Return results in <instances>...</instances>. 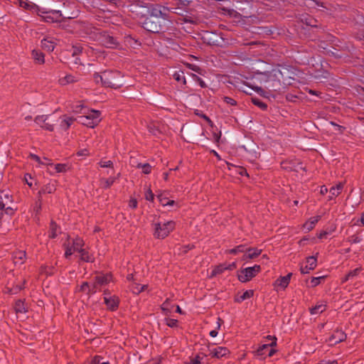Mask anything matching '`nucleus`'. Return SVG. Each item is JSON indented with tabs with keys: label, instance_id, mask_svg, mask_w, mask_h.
Here are the masks:
<instances>
[{
	"label": "nucleus",
	"instance_id": "nucleus-57",
	"mask_svg": "<svg viewBox=\"0 0 364 364\" xmlns=\"http://www.w3.org/2000/svg\"><path fill=\"white\" fill-rule=\"evenodd\" d=\"M73 55H77L78 53H81L82 50V48L79 47V46H73Z\"/></svg>",
	"mask_w": 364,
	"mask_h": 364
},
{
	"label": "nucleus",
	"instance_id": "nucleus-14",
	"mask_svg": "<svg viewBox=\"0 0 364 364\" xmlns=\"http://www.w3.org/2000/svg\"><path fill=\"white\" fill-rule=\"evenodd\" d=\"M80 76L78 75L66 74L65 76L60 77L58 79L59 85L65 86L70 84H73L80 80Z\"/></svg>",
	"mask_w": 364,
	"mask_h": 364
},
{
	"label": "nucleus",
	"instance_id": "nucleus-48",
	"mask_svg": "<svg viewBox=\"0 0 364 364\" xmlns=\"http://www.w3.org/2000/svg\"><path fill=\"white\" fill-rule=\"evenodd\" d=\"M166 324L169 327H176L178 323V321L173 318H166L165 319Z\"/></svg>",
	"mask_w": 364,
	"mask_h": 364
},
{
	"label": "nucleus",
	"instance_id": "nucleus-7",
	"mask_svg": "<svg viewBox=\"0 0 364 364\" xmlns=\"http://www.w3.org/2000/svg\"><path fill=\"white\" fill-rule=\"evenodd\" d=\"M84 245V241L81 238L76 237L73 240V251L80 253V259L87 262H92L94 258L92 255H90L89 252L83 248Z\"/></svg>",
	"mask_w": 364,
	"mask_h": 364
},
{
	"label": "nucleus",
	"instance_id": "nucleus-11",
	"mask_svg": "<svg viewBox=\"0 0 364 364\" xmlns=\"http://www.w3.org/2000/svg\"><path fill=\"white\" fill-rule=\"evenodd\" d=\"M104 301L107 308L112 311L115 310L118 307V297L111 295L107 291H104Z\"/></svg>",
	"mask_w": 364,
	"mask_h": 364
},
{
	"label": "nucleus",
	"instance_id": "nucleus-6",
	"mask_svg": "<svg viewBox=\"0 0 364 364\" xmlns=\"http://www.w3.org/2000/svg\"><path fill=\"white\" fill-rule=\"evenodd\" d=\"M287 70L286 68L281 69H273L270 72L261 73L259 74L258 80L261 83H267L270 81H278L281 79H284V72Z\"/></svg>",
	"mask_w": 364,
	"mask_h": 364
},
{
	"label": "nucleus",
	"instance_id": "nucleus-20",
	"mask_svg": "<svg viewBox=\"0 0 364 364\" xmlns=\"http://www.w3.org/2000/svg\"><path fill=\"white\" fill-rule=\"evenodd\" d=\"M291 277V273L288 274L287 275H286L284 277H281L280 278H279L278 279H277L275 281L274 285L276 287H279L283 289H285L289 283Z\"/></svg>",
	"mask_w": 364,
	"mask_h": 364
},
{
	"label": "nucleus",
	"instance_id": "nucleus-25",
	"mask_svg": "<svg viewBox=\"0 0 364 364\" xmlns=\"http://www.w3.org/2000/svg\"><path fill=\"white\" fill-rule=\"evenodd\" d=\"M112 280V277L109 274L98 275L95 277L97 285H100L101 287L107 284Z\"/></svg>",
	"mask_w": 364,
	"mask_h": 364
},
{
	"label": "nucleus",
	"instance_id": "nucleus-19",
	"mask_svg": "<svg viewBox=\"0 0 364 364\" xmlns=\"http://www.w3.org/2000/svg\"><path fill=\"white\" fill-rule=\"evenodd\" d=\"M320 216L319 215H317V216H315V217H312L308 221H306L304 225H303V228L305 231L306 232H309L311 231V230L314 229V228L315 227L316 224L318 222V220H320Z\"/></svg>",
	"mask_w": 364,
	"mask_h": 364
},
{
	"label": "nucleus",
	"instance_id": "nucleus-50",
	"mask_svg": "<svg viewBox=\"0 0 364 364\" xmlns=\"http://www.w3.org/2000/svg\"><path fill=\"white\" fill-rule=\"evenodd\" d=\"M223 101L231 106H235L237 105V102L234 99L229 97H224Z\"/></svg>",
	"mask_w": 364,
	"mask_h": 364
},
{
	"label": "nucleus",
	"instance_id": "nucleus-34",
	"mask_svg": "<svg viewBox=\"0 0 364 364\" xmlns=\"http://www.w3.org/2000/svg\"><path fill=\"white\" fill-rule=\"evenodd\" d=\"M65 252V257L66 258H68L70 256H71L75 251H73V240L70 243V242L68 243H65L64 245Z\"/></svg>",
	"mask_w": 364,
	"mask_h": 364
},
{
	"label": "nucleus",
	"instance_id": "nucleus-30",
	"mask_svg": "<svg viewBox=\"0 0 364 364\" xmlns=\"http://www.w3.org/2000/svg\"><path fill=\"white\" fill-rule=\"evenodd\" d=\"M14 309L16 314H25L27 311V308L21 300L16 302Z\"/></svg>",
	"mask_w": 364,
	"mask_h": 364
},
{
	"label": "nucleus",
	"instance_id": "nucleus-45",
	"mask_svg": "<svg viewBox=\"0 0 364 364\" xmlns=\"http://www.w3.org/2000/svg\"><path fill=\"white\" fill-rule=\"evenodd\" d=\"M88 109H85L82 104L76 105L73 107V112L76 113H82Z\"/></svg>",
	"mask_w": 364,
	"mask_h": 364
},
{
	"label": "nucleus",
	"instance_id": "nucleus-63",
	"mask_svg": "<svg viewBox=\"0 0 364 364\" xmlns=\"http://www.w3.org/2000/svg\"><path fill=\"white\" fill-rule=\"evenodd\" d=\"M186 364H200V361L198 359V357H196V358L191 360L190 362Z\"/></svg>",
	"mask_w": 364,
	"mask_h": 364
},
{
	"label": "nucleus",
	"instance_id": "nucleus-17",
	"mask_svg": "<svg viewBox=\"0 0 364 364\" xmlns=\"http://www.w3.org/2000/svg\"><path fill=\"white\" fill-rule=\"evenodd\" d=\"M100 41L102 45L107 48H114L117 45L116 39L113 36L106 33L101 36Z\"/></svg>",
	"mask_w": 364,
	"mask_h": 364
},
{
	"label": "nucleus",
	"instance_id": "nucleus-23",
	"mask_svg": "<svg viewBox=\"0 0 364 364\" xmlns=\"http://www.w3.org/2000/svg\"><path fill=\"white\" fill-rule=\"evenodd\" d=\"M119 173L117 174V176H111L108 178H102L100 179V186L102 188L107 189L111 187V186L115 182L116 179L119 177Z\"/></svg>",
	"mask_w": 364,
	"mask_h": 364
},
{
	"label": "nucleus",
	"instance_id": "nucleus-60",
	"mask_svg": "<svg viewBox=\"0 0 364 364\" xmlns=\"http://www.w3.org/2000/svg\"><path fill=\"white\" fill-rule=\"evenodd\" d=\"M331 124L333 126H334V127H335V128H336V131H338V132H341V133L343 132V129H344V128H343L342 126H340V125H338V124H336V123H334V122H331Z\"/></svg>",
	"mask_w": 364,
	"mask_h": 364
},
{
	"label": "nucleus",
	"instance_id": "nucleus-62",
	"mask_svg": "<svg viewBox=\"0 0 364 364\" xmlns=\"http://www.w3.org/2000/svg\"><path fill=\"white\" fill-rule=\"evenodd\" d=\"M188 67H189V68H191V70H194V71H196V72H197V73H200V68H199L198 66H197V65H196L188 64Z\"/></svg>",
	"mask_w": 364,
	"mask_h": 364
},
{
	"label": "nucleus",
	"instance_id": "nucleus-8",
	"mask_svg": "<svg viewBox=\"0 0 364 364\" xmlns=\"http://www.w3.org/2000/svg\"><path fill=\"white\" fill-rule=\"evenodd\" d=\"M260 271L261 267L257 264L242 269L237 274L238 279L241 282H247L255 277Z\"/></svg>",
	"mask_w": 364,
	"mask_h": 364
},
{
	"label": "nucleus",
	"instance_id": "nucleus-35",
	"mask_svg": "<svg viewBox=\"0 0 364 364\" xmlns=\"http://www.w3.org/2000/svg\"><path fill=\"white\" fill-rule=\"evenodd\" d=\"M225 270H226L225 265L220 264L219 266H217L213 269V271L210 274V277H213L218 274H220L223 273Z\"/></svg>",
	"mask_w": 364,
	"mask_h": 364
},
{
	"label": "nucleus",
	"instance_id": "nucleus-18",
	"mask_svg": "<svg viewBox=\"0 0 364 364\" xmlns=\"http://www.w3.org/2000/svg\"><path fill=\"white\" fill-rule=\"evenodd\" d=\"M262 253V250L258 248L245 249V254L242 256L243 260L252 259L257 257Z\"/></svg>",
	"mask_w": 364,
	"mask_h": 364
},
{
	"label": "nucleus",
	"instance_id": "nucleus-38",
	"mask_svg": "<svg viewBox=\"0 0 364 364\" xmlns=\"http://www.w3.org/2000/svg\"><path fill=\"white\" fill-rule=\"evenodd\" d=\"M137 167L141 168L142 172L145 174L149 173L151 171V166L149 164H139Z\"/></svg>",
	"mask_w": 364,
	"mask_h": 364
},
{
	"label": "nucleus",
	"instance_id": "nucleus-12",
	"mask_svg": "<svg viewBox=\"0 0 364 364\" xmlns=\"http://www.w3.org/2000/svg\"><path fill=\"white\" fill-rule=\"evenodd\" d=\"M43 14H45L43 16L44 21L48 23L60 21L62 17L61 11L59 10H51L43 12Z\"/></svg>",
	"mask_w": 364,
	"mask_h": 364
},
{
	"label": "nucleus",
	"instance_id": "nucleus-46",
	"mask_svg": "<svg viewBox=\"0 0 364 364\" xmlns=\"http://www.w3.org/2000/svg\"><path fill=\"white\" fill-rule=\"evenodd\" d=\"M252 102H253L254 105L258 106L259 107L262 108V109H265L267 108L266 104H264V102H261L257 98H252Z\"/></svg>",
	"mask_w": 364,
	"mask_h": 364
},
{
	"label": "nucleus",
	"instance_id": "nucleus-64",
	"mask_svg": "<svg viewBox=\"0 0 364 364\" xmlns=\"http://www.w3.org/2000/svg\"><path fill=\"white\" fill-rule=\"evenodd\" d=\"M148 364H161V359H155L149 362Z\"/></svg>",
	"mask_w": 364,
	"mask_h": 364
},
{
	"label": "nucleus",
	"instance_id": "nucleus-49",
	"mask_svg": "<svg viewBox=\"0 0 364 364\" xmlns=\"http://www.w3.org/2000/svg\"><path fill=\"white\" fill-rule=\"evenodd\" d=\"M161 310L164 311L165 314H168L170 312L168 299L161 305Z\"/></svg>",
	"mask_w": 364,
	"mask_h": 364
},
{
	"label": "nucleus",
	"instance_id": "nucleus-1",
	"mask_svg": "<svg viewBox=\"0 0 364 364\" xmlns=\"http://www.w3.org/2000/svg\"><path fill=\"white\" fill-rule=\"evenodd\" d=\"M121 77V73L118 71H104L101 73L94 74L96 83H101L104 86L114 89L122 85Z\"/></svg>",
	"mask_w": 364,
	"mask_h": 364
},
{
	"label": "nucleus",
	"instance_id": "nucleus-32",
	"mask_svg": "<svg viewBox=\"0 0 364 364\" xmlns=\"http://www.w3.org/2000/svg\"><path fill=\"white\" fill-rule=\"evenodd\" d=\"M253 294H254V291L252 290H247L245 292H243L242 295L237 297L235 299V301L239 303L242 302L244 300H246V299H250L251 297H252Z\"/></svg>",
	"mask_w": 364,
	"mask_h": 364
},
{
	"label": "nucleus",
	"instance_id": "nucleus-44",
	"mask_svg": "<svg viewBox=\"0 0 364 364\" xmlns=\"http://www.w3.org/2000/svg\"><path fill=\"white\" fill-rule=\"evenodd\" d=\"M101 287L100 285H97V282L95 280V282L90 284V287L89 289V293L90 294H95L98 290H100Z\"/></svg>",
	"mask_w": 364,
	"mask_h": 364
},
{
	"label": "nucleus",
	"instance_id": "nucleus-22",
	"mask_svg": "<svg viewBox=\"0 0 364 364\" xmlns=\"http://www.w3.org/2000/svg\"><path fill=\"white\" fill-rule=\"evenodd\" d=\"M343 183H338L336 186H332L330 188V190H329V192H330V194H331L330 196H329V199L332 200L333 198H335V197L338 196V195H340V193L343 191Z\"/></svg>",
	"mask_w": 364,
	"mask_h": 364
},
{
	"label": "nucleus",
	"instance_id": "nucleus-10",
	"mask_svg": "<svg viewBox=\"0 0 364 364\" xmlns=\"http://www.w3.org/2000/svg\"><path fill=\"white\" fill-rule=\"evenodd\" d=\"M274 341L269 344H263L260 346L256 350V355L258 356H262L268 355L272 356L274 353V350L272 348L274 346H276V338H272Z\"/></svg>",
	"mask_w": 364,
	"mask_h": 364
},
{
	"label": "nucleus",
	"instance_id": "nucleus-16",
	"mask_svg": "<svg viewBox=\"0 0 364 364\" xmlns=\"http://www.w3.org/2000/svg\"><path fill=\"white\" fill-rule=\"evenodd\" d=\"M230 354V350L225 347H217L210 349V355L217 358L227 357Z\"/></svg>",
	"mask_w": 364,
	"mask_h": 364
},
{
	"label": "nucleus",
	"instance_id": "nucleus-59",
	"mask_svg": "<svg viewBox=\"0 0 364 364\" xmlns=\"http://www.w3.org/2000/svg\"><path fill=\"white\" fill-rule=\"evenodd\" d=\"M4 191L0 190V210H3L5 208V203L3 201L2 193Z\"/></svg>",
	"mask_w": 364,
	"mask_h": 364
},
{
	"label": "nucleus",
	"instance_id": "nucleus-47",
	"mask_svg": "<svg viewBox=\"0 0 364 364\" xmlns=\"http://www.w3.org/2000/svg\"><path fill=\"white\" fill-rule=\"evenodd\" d=\"M363 270V268L361 267H357L356 269L350 271L348 274V277L351 278H353L358 275V274Z\"/></svg>",
	"mask_w": 364,
	"mask_h": 364
},
{
	"label": "nucleus",
	"instance_id": "nucleus-9",
	"mask_svg": "<svg viewBox=\"0 0 364 364\" xmlns=\"http://www.w3.org/2000/svg\"><path fill=\"white\" fill-rule=\"evenodd\" d=\"M34 121L46 130L52 132L54 129V124L51 123L50 115H38L35 118Z\"/></svg>",
	"mask_w": 364,
	"mask_h": 364
},
{
	"label": "nucleus",
	"instance_id": "nucleus-15",
	"mask_svg": "<svg viewBox=\"0 0 364 364\" xmlns=\"http://www.w3.org/2000/svg\"><path fill=\"white\" fill-rule=\"evenodd\" d=\"M346 338V335L341 330H336L328 338L331 345H335L343 341Z\"/></svg>",
	"mask_w": 364,
	"mask_h": 364
},
{
	"label": "nucleus",
	"instance_id": "nucleus-52",
	"mask_svg": "<svg viewBox=\"0 0 364 364\" xmlns=\"http://www.w3.org/2000/svg\"><path fill=\"white\" fill-rule=\"evenodd\" d=\"M90 287V284L88 282H84L80 286V291L89 293V289Z\"/></svg>",
	"mask_w": 364,
	"mask_h": 364
},
{
	"label": "nucleus",
	"instance_id": "nucleus-28",
	"mask_svg": "<svg viewBox=\"0 0 364 364\" xmlns=\"http://www.w3.org/2000/svg\"><path fill=\"white\" fill-rule=\"evenodd\" d=\"M159 203L163 205H173L175 203V201L173 200H170L168 198L166 194L161 193L158 195L157 196Z\"/></svg>",
	"mask_w": 364,
	"mask_h": 364
},
{
	"label": "nucleus",
	"instance_id": "nucleus-39",
	"mask_svg": "<svg viewBox=\"0 0 364 364\" xmlns=\"http://www.w3.org/2000/svg\"><path fill=\"white\" fill-rule=\"evenodd\" d=\"M55 170L57 173H64L68 170V166L65 164H58L55 165Z\"/></svg>",
	"mask_w": 364,
	"mask_h": 364
},
{
	"label": "nucleus",
	"instance_id": "nucleus-55",
	"mask_svg": "<svg viewBox=\"0 0 364 364\" xmlns=\"http://www.w3.org/2000/svg\"><path fill=\"white\" fill-rule=\"evenodd\" d=\"M3 197V201L6 204L8 201H11V196L8 193H2Z\"/></svg>",
	"mask_w": 364,
	"mask_h": 364
},
{
	"label": "nucleus",
	"instance_id": "nucleus-40",
	"mask_svg": "<svg viewBox=\"0 0 364 364\" xmlns=\"http://www.w3.org/2000/svg\"><path fill=\"white\" fill-rule=\"evenodd\" d=\"M30 157L35 160L36 162H38L40 165H45V166H51L53 165L52 163H44L42 159L37 155L31 154Z\"/></svg>",
	"mask_w": 364,
	"mask_h": 364
},
{
	"label": "nucleus",
	"instance_id": "nucleus-24",
	"mask_svg": "<svg viewBox=\"0 0 364 364\" xmlns=\"http://www.w3.org/2000/svg\"><path fill=\"white\" fill-rule=\"evenodd\" d=\"M55 43L51 39L44 38L41 41V47L43 48V49L48 52L53 51L55 48Z\"/></svg>",
	"mask_w": 364,
	"mask_h": 364
},
{
	"label": "nucleus",
	"instance_id": "nucleus-26",
	"mask_svg": "<svg viewBox=\"0 0 364 364\" xmlns=\"http://www.w3.org/2000/svg\"><path fill=\"white\" fill-rule=\"evenodd\" d=\"M75 121V119L68 116H63L61 119L60 127L63 130H67Z\"/></svg>",
	"mask_w": 364,
	"mask_h": 364
},
{
	"label": "nucleus",
	"instance_id": "nucleus-36",
	"mask_svg": "<svg viewBox=\"0 0 364 364\" xmlns=\"http://www.w3.org/2000/svg\"><path fill=\"white\" fill-rule=\"evenodd\" d=\"M57 235H58V226L55 223L51 222L49 237L51 238H55L57 236Z\"/></svg>",
	"mask_w": 364,
	"mask_h": 364
},
{
	"label": "nucleus",
	"instance_id": "nucleus-42",
	"mask_svg": "<svg viewBox=\"0 0 364 364\" xmlns=\"http://www.w3.org/2000/svg\"><path fill=\"white\" fill-rule=\"evenodd\" d=\"M99 164L102 168H110L113 171V163L112 161H101Z\"/></svg>",
	"mask_w": 364,
	"mask_h": 364
},
{
	"label": "nucleus",
	"instance_id": "nucleus-21",
	"mask_svg": "<svg viewBox=\"0 0 364 364\" xmlns=\"http://www.w3.org/2000/svg\"><path fill=\"white\" fill-rule=\"evenodd\" d=\"M26 252L23 250H18L14 252L13 259L15 264H22L26 259Z\"/></svg>",
	"mask_w": 364,
	"mask_h": 364
},
{
	"label": "nucleus",
	"instance_id": "nucleus-61",
	"mask_svg": "<svg viewBox=\"0 0 364 364\" xmlns=\"http://www.w3.org/2000/svg\"><path fill=\"white\" fill-rule=\"evenodd\" d=\"M251 87L252 90H255L257 93H259L260 95H263L264 90L260 87L252 86Z\"/></svg>",
	"mask_w": 364,
	"mask_h": 364
},
{
	"label": "nucleus",
	"instance_id": "nucleus-41",
	"mask_svg": "<svg viewBox=\"0 0 364 364\" xmlns=\"http://www.w3.org/2000/svg\"><path fill=\"white\" fill-rule=\"evenodd\" d=\"M325 277L321 276V277H312L311 279V287H314L318 285L321 280L324 279Z\"/></svg>",
	"mask_w": 364,
	"mask_h": 364
},
{
	"label": "nucleus",
	"instance_id": "nucleus-51",
	"mask_svg": "<svg viewBox=\"0 0 364 364\" xmlns=\"http://www.w3.org/2000/svg\"><path fill=\"white\" fill-rule=\"evenodd\" d=\"M348 240L350 243H359L361 242L362 239L358 235H352L349 237Z\"/></svg>",
	"mask_w": 364,
	"mask_h": 364
},
{
	"label": "nucleus",
	"instance_id": "nucleus-31",
	"mask_svg": "<svg viewBox=\"0 0 364 364\" xmlns=\"http://www.w3.org/2000/svg\"><path fill=\"white\" fill-rule=\"evenodd\" d=\"M32 55L33 59L37 63L43 64L45 62L44 55L43 53L38 50H33L32 51Z\"/></svg>",
	"mask_w": 364,
	"mask_h": 364
},
{
	"label": "nucleus",
	"instance_id": "nucleus-5",
	"mask_svg": "<svg viewBox=\"0 0 364 364\" xmlns=\"http://www.w3.org/2000/svg\"><path fill=\"white\" fill-rule=\"evenodd\" d=\"M176 9H170L160 5H151L147 9L148 17L169 20L168 12L171 11L173 13H177L176 11H173Z\"/></svg>",
	"mask_w": 364,
	"mask_h": 364
},
{
	"label": "nucleus",
	"instance_id": "nucleus-43",
	"mask_svg": "<svg viewBox=\"0 0 364 364\" xmlns=\"http://www.w3.org/2000/svg\"><path fill=\"white\" fill-rule=\"evenodd\" d=\"M245 247L244 245H239L236 247L235 248L231 249L229 250V252L230 254H237L239 252H244L245 253Z\"/></svg>",
	"mask_w": 364,
	"mask_h": 364
},
{
	"label": "nucleus",
	"instance_id": "nucleus-58",
	"mask_svg": "<svg viewBox=\"0 0 364 364\" xmlns=\"http://www.w3.org/2000/svg\"><path fill=\"white\" fill-rule=\"evenodd\" d=\"M129 206L132 208H136L137 207V201L134 198H132L129 200Z\"/></svg>",
	"mask_w": 364,
	"mask_h": 364
},
{
	"label": "nucleus",
	"instance_id": "nucleus-37",
	"mask_svg": "<svg viewBox=\"0 0 364 364\" xmlns=\"http://www.w3.org/2000/svg\"><path fill=\"white\" fill-rule=\"evenodd\" d=\"M173 77L178 82L182 81L183 84L186 83L184 73L183 72H175Z\"/></svg>",
	"mask_w": 364,
	"mask_h": 364
},
{
	"label": "nucleus",
	"instance_id": "nucleus-33",
	"mask_svg": "<svg viewBox=\"0 0 364 364\" xmlns=\"http://www.w3.org/2000/svg\"><path fill=\"white\" fill-rule=\"evenodd\" d=\"M55 190V186L53 183H50L46 184L41 191H39V193H52Z\"/></svg>",
	"mask_w": 364,
	"mask_h": 364
},
{
	"label": "nucleus",
	"instance_id": "nucleus-54",
	"mask_svg": "<svg viewBox=\"0 0 364 364\" xmlns=\"http://www.w3.org/2000/svg\"><path fill=\"white\" fill-rule=\"evenodd\" d=\"M193 77L196 79V80H197V82L199 83V85L201 87H206L205 82L201 78H200L199 77H198L196 75H193Z\"/></svg>",
	"mask_w": 364,
	"mask_h": 364
},
{
	"label": "nucleus",
	"instance_id": "nucleus-3",
	"mask_svg": "<svg viewBox=\"0 0 364 364\" xmlns=\"http://www.w3.org/2000/svg\"><path fill=\"white\" fill-rule=\"evenodd\" d=\"M154 233L156 238L164 239L174 229L175 223L173 220L158 222L154 224Z\"/></svg>",
	"mask_w": 364,
	"mask_h": 364
},
{
	"label": "nucleus",
	"instance_id": "nucleus-29",
	"mask_svg": "<svg viewBox=\"0 0 364 364\" xmlns=\"http://www.w3.org/2000/svg\"><path fill=\"white\" fill-rule=\"evenodd\" d=\"M25 282H26V281L24 279H23L21 281V284H17L16 286H15L13 288L6 287V292L11 294H17L23 288V285H24Z\"/></svg>",
	"mask_w": 364,
	"mask_h": 364
},
{
	"label": "nucleus",
	"instance_id": "nucleus-13",
	"mask_svg": "<svg viewBox=\"0 0 364 364\" xmlns=\"http://www.w3.org/2000/svg\"><path fill=\"white\" fill-rule=\"evenodd\" d=\"M317 265V259L314 256H311L306 258V264L303 267L301 266L300 271L301 274H308L311 270H314Z\"/></svg>",
	"mask_w": 364,
	"mask_h": 364
},
{
	"label": "nucleus",
	"instance_id": "nucleus-53",
	"mask_svg": "<svg viewBox=\"0 0 364 364\" xmlns=\"http://www.w3.org/2000/svg\"><path fill=\"white\" fill-rule=\"evenodd\" d=\"M154 196V193H152L151 189L149 188L145 193V198L147 200H153Z\"/></svg>",
	"mask_w": 364,
	"mask_h": 364
},
{
	"label": "nucleus",
	"instance_id": "nucleus-4",
	"mask_svg": "<svg viewBox=\"0 0 364 364\" xmlns=\"http://www.w3.org/2000/svg\"><path fill=\"white\" fill-rule=\"evenodd\" d=\"M82 114L83 115L78 117V121L88 127H95L100 121V112L97 110H87Z\"/></svg>",
	"mask_w": 364,
	"mask_h": 364
},
{
	"label": "nucleus",
	"instance_id": "nucleus-56",
	"mask_svg": "<svg viewBox=\"0 0 364 364\" xmlns=\"http://www.w3.org/2000/svg\"><path fill=\"white\" fill-rule=\"evenodd\" d=\"M146 285L137 286L135 289L133 290L134 293H140L146 289Z\"/></svg>",
	"mask_w": 364,
	"mask_h": 364
},
{
	"label": "nucleus",
	"instance_id": "nucleus-27",
	"mask_svg": "<svg viewBox=\"0 0 364 364\" xmlns=\"http://www.w3.org/2000/svg\"><path fill=\"white\" fill-rule=\"evenodd\" d=\"M326 306L323 302H318L310 309V313L312 315L319 314L326 310Z\"/></svg>",
	"mask_w": 364,
	"mask_h": 364
},
{
	"label": "nucleus",
	"instance_id": "nucleus-2",
	"mask_svg": "<svg viewBox=\"0 0 364 364\" xmlns=\"http://www.w3.org/2000/svg\"><path fill=\"white\" fill-rule=\"evenodd\" d=\"M170 20L146 17L142 22V27L151 33H159L166 27Z\"/></svg>",
	"mask_w": 364,
	"mask_h": 364
}]
</instances>
